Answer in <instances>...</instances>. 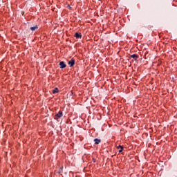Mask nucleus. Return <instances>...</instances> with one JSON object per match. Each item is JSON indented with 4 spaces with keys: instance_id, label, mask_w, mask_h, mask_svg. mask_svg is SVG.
<instances>
[{
    "instance_id": "1",
    "label": "nucleus",
    "mask_w": 177,
    "mask_h": 177,
    "mask_svg": "<svg viewBox=\"0 0 177 177\" xmlns=\"http://www.w3.org/2000/svg\"><path fill=\"white\" fill-rule=\"evenodd\" d=\"M63 117V112L62 111H59L57 113L55 114L54 118L57 120L59 121L60 118Z\"/></svg>"
},
{
    "instance_id": "2",
    "label": "nucleus",
    "mask_w": 177,
    "mask_h": 177,
    "mask_svg": "<svg viewBox=\"0 0 177 177\" xmlns=\"http://www.w3.org/2000/svg\"><path fill=\"white\" fill-rule=\"evenodd\" d=\"M69 67H74V65L75 64V59H74L73 58L70 60L68 63Z\"/></svg>"
},
{
    "instance_id": "3",
    "label": "nucleus",
    "mask_w": 177,
    "mask_h": 177,
    "mask_svg": "<svg viewBox=\"0 0 177 177\" xmlns=\"http://www.w3.org/2000/svg\"><path fill=\"white\" fill-rule=\"evenodd\" d=\"M75 38H77V39H80L82 38V35L80 32H76L74 35Z\"/></svg>"
},
{
    "instance_id": "4",
    "label": "nucleus",
    "mask_w": 177,
    "mask_h": 177,
    "mask_svg": "<svg viewBox=\"0 0 177 177\" xmlns=\"http://www.w3.org/2000/svg\"><path fill=\"white\" fill-rule=\"evenodd\" d=\"M60 68H66V66L64 62L62 61L59 62Z\"/></svg>"
},
{
    "instance_id": "5",
    "label": "nucleus",
    "mask_w": 177,
    "mask_h": 177,
    "mask_svg": "<svg viewBox=\"0 0 177 177\" xmlns=\"http://www.w3.org/2000/svg\"><path fill=\"white\" fill-rule=\"evenodd\" d=\"M131 57H132V59H134V60L136 62V60H138V58L139 57L138 56V55L133 54V55H131Z\"/></svg>"
},
{
    "instance_id": "6",
    "label": "nucleus",
    "mask_w": 177,
    "mask_h": 177,
    "mask_svg": "<svg viewBox=\"0 0 177 177\" xmlns=\"http://www.w3.org/2000/svg\"><path fill=\"white\" fill-rule=\"evenodd\" d=\"M117 149L119 150V153H122V151L124 150V147L121 145L118 146Z\"/></svg>"
},
{
    "instance_id": "7",
    "label": "nucleus",
    "mask_w": 177,
    "mask_h": 177,
    "mask_svg": "<svg viewBox=\"0 0 177 177\" xmlns=\"http://www.w3.org/2000/svg\"><path fill=\"white\" fill-rule=\"evenodd\" d=\"M95 145H99L102 142V140L95 138L94 139Z\"/></svg>"
},
{
    "instance_id": "8",
    "label": "nucleus",
    "mask_w": 177,
    "mask_h": 177,
    "mask_svg": "<svg viewBox=\"0 0 177 177\" xmlns=\"http://www.w3.org/2000/svg\"><path fill=\"white\" fill-rule=\"evenodd\" d=\"M38 28V26H32V27H30V30H31V31H35V30H37Z\"/></svg>"
},
{
    "instance_id": "9",
    "label": "nucleus",
    "mask_w": 177,
    "mask_h": 177,
    "mask_svg": "<svg viewBox=\"0 0 177 177\" xmlns=\"http://www.w3.org/2000/svg\"><path fill=\"white\" fill-rule=\"evenodd\" d=\"M53 93H59V88H55L53 90Z\"/></svg>"
},
{
    "instance_id": "10",
    "label": "nucleus",
    "mask_w": 177,
    "mask_h": 177,
    "mask_svg": "<svg viewBox=\"0 0 177 177\" xmlns=\"http://www.w3.org/2000/svg\"><path fill=\"white\" fill-rule=\"evenodd\" d=\"M21 13H22V16H24V11H22Z\"/></svg>"
}]
</instances>
